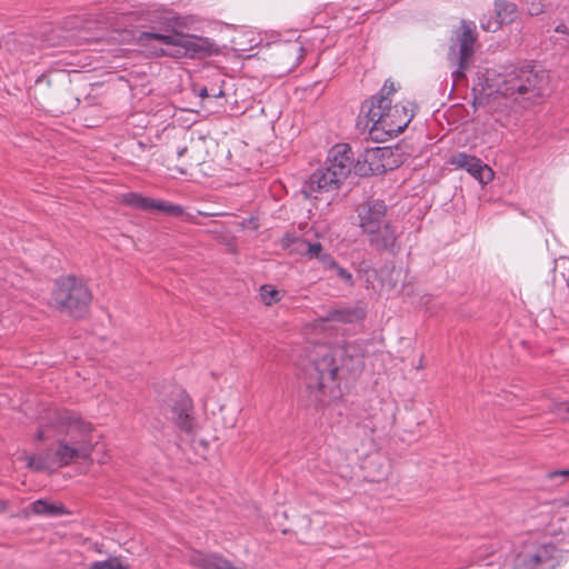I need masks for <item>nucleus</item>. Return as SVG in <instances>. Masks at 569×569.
Returning <instances> with one entry per match:
<instances>
[{"label":"nucleus","mask_w":569,"mask_h":569,"mask_svg":"<svg viewBox=\"0 0 569 569\" xmlns=\"http://www.w3.org/2000/svg\"><path fill=\"white\" fill-rule=\"evenodd\" d=\"M260 298L266 306H272L280 300L281 295L273 286L262 284L260 287Z\"/></svg>","instance_id":"412c9836"},{"label":"nucleus","mask_w":569,"mask_h":569,"mask_svg":"<svg viewBox=\"0 0 569 569\" xmlns=\"http://www.w3.org/2000/svg\"><path fill=\"white\" fill-rule=\"evenodd\" d=\"M323 253L320 242L308 243L307 256L309 258L319 259Z\"/></svg>","instance_id":"5701e85b"},{"label":"nucleus","mask_w":569,"mask_h":569,"mask_svg":"<svg viewBox=\"0 0 569 569\" xmlns=\"http://www.w3.org/2000/svg\"><path fill=\"white\" fill-rule=\"evenodd\" d=\"M333 270L336 271V274L345 282H347V283L352 282V274L347 269L337 264V267Z\"/></svg>","instance_id":"393cba45"},{"label":"nucleus","mask_w":569,"mask_h":569,"mask_svg":"<svg viewBox=\"0 0 569 569\" xmlns=\"http://www.w3.org/2000/svg\"><path fill=\"white\" fill-rule=\"evenodd\" d=\"M396 92L395 83L391 80H386L383 87L377 96H385L390 98V94Z\"/></svg>","instance_id":"a878e982"},{"label":"nucleus","mask_w":569,"mask_h":569,"mask_svg":"<svg viewBox=\"0 0 569 569\" xmlns=\"http://www.w3.org/2000/svg\"><path fill=\"white\" fill-rule=\"evenodd\" d=\"M342 183V179L335 177L333 171H330V168H326L322 164L313 173L310 174L309 179L303 186V192L307 198L312 197L317 199L323 193L338 190Z\"/></svg>","instance_id":"9d476101"},{"label":"nucleus","mask_w":569,"mask_h":569,"mask_svg":"<svg viewBox=\"0 0 569 569\" xmlns=\"http://www.w3.org/2000/svg\"><path fill=\"white\" fill-rule=\"evenodd\" d=\"M365 316V310L360 307L340 308L330 312L331 320L347 323H352L362 320Z\"/></svg>","instance_id":"6ab92c4d"},{"label":"nucleus","mask_w":569,"mask_h":569,"mask_svg":"<svg viewBox=\"0 0 569 569\" xmlns=\"http://www.w3.org/2000/svg\"><path fill=\"white\" fill-rule=\"evenodd\" d=\"M398 166L390 147L366 148L356 160L355 172L360 177L381 174Z\"/></svg>","instance_id":"1a4fd4ad"},{"label":"nucleus","mask_w":569,"mask_h":569,"mask_svg":"<svg viewBox=\"0 0 569 569\" xmlns=\"http://www.w3.org/2000/svg\"><path fill=\"white\" fill-rule=\"evenodd\" d=\"M51 301L60 311L67 312L73 318H81L88 311L91 292L76 277L61 278L56 281Z\"/></svg>","instance_id":"423d86ee"},{"label":"nucleus","mask_w":569,"mask_h":569,"mask_svg":"<svg viewBox=\"0 0 569 569\" xmlns=\"http://www.w3.org/2000/svg\"><path fill=\"white\" fill-rule=\"evenodd\" d=\"M297 240V238L292 233H284L280 240L281 247L284 249L290 248L293 242Z\"/></svg>","instance_id":"c85d7f7f"},{"label":"nucleus","mask_w":569,"mask_h":569,"mask_svg":"<svg viewBox=\"0 0 569 569\" xmlns=\"http://www.w3.org/2000/svg\"><path fill=\"white\" fill-rule=\"evenodd\" d=\"M326 168L333 171L335 177H339L343 181L350 174L352 168L355 169L356 161L351 147L348 143H337L328 152Z\"/></svg>","instance_id":"9b49d317"},{"label":"nucleus","mask_w":569,"mask_h":569,"mask_svg":"<svg viewBox=\"0 0 569 569\" xmlns=\"http://www.w3.org/2000/svg\"><path fill=\"white\" fill-rule=\"evenodd\" d=\"M150 31H142L137 37L140 46H148L151 40H157L167 46L177 48L179 56L200 58L213 52V43L201 37L186 33L196 22L192 16H182L169 9L152 12L149 18Z\"/></svg>","instance_id":"f03ea898"},{"label":"nucleus","mask_w":569,"mask_h":569,"mask_svg":"<svg viewBox=\"0 0 569 569\" xmlns=\"http://www.w3.org/2000/svg\"><path fill=\"white\" fill-rule=\"evenodd\" d=\"M558 413L561 415L563 418L569 419V403L561 402L558 407Z\"/></svg>","instance_id":"c756f323"},{"label":"nucleus","mask_w":569,"mask_h":569,"mask_svg":"<svg viewBox=\"0 0 569 569\" xmlns=\"http://www.w3.org/2000/svg\"><path fill=\"white\" fill-rule=\"evenodd\" d=\"M387 206L382 200L368 201L359 208L358 217L362 232L372 233L389 220L386 219Z\"/></svg>","instance_id":"f8f14e48"},{"label":"nucleus","mask_w":569,"mask_h":569,"mask_svg":"<svg viewBox=\"0 0 569 569\" xmlns=\"http://www.w3.org/2000/svg\"><path fill=\"white\" fill-rule=\"evenodd\" d=\"M496 19L482 20L481 27L486 31H497L502 24L510 23L515 20L517 7L506 0H497L495 2Z\"/></svg>","instance_id":"f3484780"},{"label":"nucleus","mask_w":569,"mask_h":569,"mask_svg":"<svg viewBox=\"0 0 569 569\" xmlns=\"http://www.w3.org/2000/svg\"><path fill=\"white\" fill-rule=\"evenodd\" d=\"M191 410V400L188 396L180 393L171 409L172 420L181 431L190 436L196 432V422Z\"/></svg>","instance_id":"dca6fc26"},{"label":"nucleus","mask_w":569,"mask_h":569,"mask_svg":"<svg viewBox=\"0 0 569 569\" xmlns=\"http://www.w3.org/2000/svg\"><path fill=\"white\" fill-rule=\"evenodd\" d=\"M371 247L379 251H387L391 254L398 253L400 246L398 238L400 233L397 232L390 221L386 222L381 228L372 233H366Z\"/></svg>","instance_id":"2eb2a0df"},{"label":"nucleus","mask_w":569,"mask_h":569,"mask_svg":"<svg viewBox=\"0 0 569 569\" xmlns=\"http://www.w3.org/2000/svg\"><path fill=\"white\" fill-rule=\"evenodd\" d=\"M210 91V94H211V98H222L224 97V91L223 89L220 87V88H214L212 87L211 89H209Z\"/></svg>","instance_id":"2f4dec72"},{"label":"nucleus","mask_w":569,"mask_h":569,"mask_svg":"<svg viewBox=\"0 0 569 569\" xmlns=\"http://www.w3.org/2000/svg\"><path fill=\"white\" fill-rule=\"evenodd\" d=\"M50 431L60 437L57 447L48 450L53 466L63 467L76 459L90 457L92 426L83 421L78 413L63 408L46 409L41 416L37 438L48 439Z\"/></svg>","instance_id":"f257e3e1"},{"label":"nucleus","mask_w":569,"mask_h":569,"mask_svg":"<svg viewBox=\"0 0 569 569\" xmlns=\"http://www.w3.org/2000/svg\"><path fill=\"white\" fill-rule=\"evenodd\" d=\"M547 77L530 66L512 67L501 74L496 92L510 101L527 108L545 94Z\"/></svg>","instance_id":"39448f33"},{"label":"nucleus","mask_w":569,"mask_h":569,"mask_svg":"<svg viewBox=\"0 0 569 569\" xmlns=\"http://www.w3.org/2000/svg\"><path fill=\"white\" fill-rule=\"evenodd\" d=\"M365 128L375 140H386L401 133L413 118L411 108L397 103L391 106V99L385 96H373L361 106Z\"/></svg>","instance_id":"20e7f679"},{"label":"nucleus","mask_w":569,"mask_h":569,"mask_svg":"<svg viewBox=\"0 0 569 569\" xmlns=\"http://www.w3.org/2000/svg\"><path fill=\"white\" fill-rule=\"evenodd\" d=\"M29 509L32 513L37 516H47V517H59L69 513L63 505H54L49 502L46 499H38L33 501Z\"/></svg>","instance_id":"a211bd4d"},{"label":"nucleus","mask_w":569,"mask_h":569,"mask_svg":"<svg viewBox=\"0 0 569 569\" xmlns=\"http://www.w3.org/2000/svg\"><path fill=\"white\" fill-rule=\"evenodd\" d=\"M349 349V346L333 349L322 346L318 357L310 360L306 369V386L311 400L317 405H323L328 398L339 395L337 375L340 367L348 366V360L361 365L360 357L350 355Z\"/></svg>","instance_id":"7ed1b4c3"},{"label":"nucleus","mask_w":569,"mask_h":569,"mask_svg":"<svg viewBox=\"0 0 569 569\" xmlns=\"http://www.w3.org/2000/svg\"><path fill=\"white\" fill-rule=\"evenodd\" d=\"M527 6L530 16H538L542 12V4L535 3L533 0H527Z\"/></svg>","instance_id":"cd10ccee"},{"label":"nucleus","mask_w":569,"mask_h":569,"mask_svg":"<svg viewBox=\"0 0 569 569\" xmlns=\"http://www.w3.org/2000/svg\"><path fill=\"white\" fill-rule=\"evenodd\" d=\"M27 465L34 471H41L52 467L51 457L49 451L46 455L26 456Z\"/></svg>","instance_id":"aec40b11"},{"label":"nucleus","mask_w":569,"mask_h":569,"mask_svg":"<svg viewBox=\"0 0 569 569\" xmlns=\"http://www.w3.org/2000/svg\"><path fill=\"white\" fill-rule=\"evenodd\" d=\"M555 31L558 32V33H563V34H568L569 33V29H568V27L565 23L558 24L556 27Z\"/></svg>","instance_id":"473e14b6"},{"label":"nucleus","mask_w":569,"mask_h":569,"mask_svg":"<svg viewBox=\"0 0 569 569\" xmlns=\"http://www.w3.org/2000/svg\"><path fill=\"white\" fill-rule=\"evenodd\" d=\"M449 163L456 169H465L481 184H487L493 178L492 169L482 163L480 159L466 152H457L449 159Z\"/></svg>","instance_id":"ddd939ff"},{"label":"nucleus","mask_w":569,"mask_h":569,"mask_svg":"<svg viewBox=\"0 0 569 569\" xmlns=\"http://www.w3.org/2000/svg\"><path fill=\"white\" fill-rule=\"evenodd\" d=\"M194 91H197L198 96L202 99L211 98L209 89L204 86L200 87V88H194Z\"/></svg>","instance_id":"7c9ffc66"},{"label":"nucleus","mask_w":569,"mask_h":569,"mask_svg":"<svg viewBox=\"0 0 569 569\" xmlns=\"http://www.w3.org/2000/svg\"><path fill=\"white\" fill-rule=\"evenodd\" d=\"M318 260L326 270H333L338 264L333 257L326 252Z\"/></svg>","instance_id":"b1692460"},{"label":"nucleus","mask_w":569,"mask_h":569,"mask_svg":"<svg viewBox=\"0 0 569 569\" xmlns=\"http://www.w3.org/2000/svg\"><path fill=\"white\" fill-rule=\"evenodd\" d=\"M122 201L127 206H130L136 209L149 211V210H158L171 216H181L183 213V208L179 204H174L171 202H167L163 200H158L153 198L143 197L138 192H128L122 196Z\"/></svg>","instance_id":"4468645a"},{"label":"nucleus","mask_w":569,"mask_h":569,"mask_svg":"<svg viewBox=\"0 0 569 569\" xmlns=\"http://www.w3.org/2000/svg\"><path fill=\"white\" fill-rule=\"evenodd\" d=\"M184 151H186V148L181 149V150L178 152V154H179V156H182V154L184 153Z\"/></svg>","instance_id":"72a5a7b5"},{"label":"nucleus","mask_w":569,"mask_h":569,"mask_svg":"<svg viewBox=\"0 0 569 569\" xmlns=\"http://www.w3.org/2000/svg\"><path fill=\"white\" fill-rule=\"evenodd\" d=\"M547 477L549 479H556V478H561V481H565L569 478V468L568 469H562V470H555V471H550Z\"/></svg>","instance_id":"bb28decb"},{"label":"nucleus","mask_w":569,"mask_h":569,"mask_svg":"<svg viewBox=\"0 0 569 569\" xmlns=\"http://www.w3.org/2000/svg\"><path fill=\"white\" fill-rule=\"evenodd\" d=\"M561 561V550L553 543H531L518 553L515 569H555Z\"/></svg>","instance_id":"6e6552de"},{"label":"nucleus","mask_w":569,"mask_h":569,"mask_svg":"<svg viewBox=\"0 0 569 569\" xmlns=\"http://www.w3.org/2000/svg\"><path fill=\"white\" fill-rule=\"evenodd\" d=\"M475 29L476 27L472 22L462 20L460 29L452 38V43L448 51V59L456 66L452 70V77L456 81L465 77V71L468 69L473 56V47L477 40Z\"/></svg>","instance_id":"0eeeda50"},{"label":"nucleus","mask_w":569,"mask_h":569,"mask_svg":"<svg viewBox=\"0 0 569 569\" xmlns=\"http://www.w3.org/2000/svg\"><path fill=\"white\" fill-rule=\"evenodd\" d=\"M90 569H129V566L118 557H110L106 560L92 562Z\"/></svg>","instance_id":"4be33fe9"}]
</instances>
